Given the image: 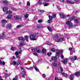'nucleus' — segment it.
<instances>
[{
  "label": "nucleus",
  "instance_id": "1",
  "mask_svg": "<svg viewBox=\"0 0 80 80\" xmlns=\"http://www.w3.org/2000/svg\"><path fill=\"white\" fill-rule=\"evenodd\" d=\"M58 37H59L58 35L56 34L54 36L53 39L56 42H61L64 40V38H61L58 39Z\"/></svg>",
  "mask_w": 80,
  "mask_h": 80
},
{
  "label": "nucleus",
  "instance_id": "2",
  "mask_svg": "<svg viewBox=\"0 0 80 80\" xmlns=\"http://www.w3.org/2000/svg\"><path fill=\"white\" fill-rule=\"evenodd\" d=\"M22 49L19 48V50L18 51L16 52H15V54L16 55V57L17 58H18L19 57V54H20L22 53Z\"/></svg>",
  "mask_w": 80,
  "mask_h": 80
},
{
  "label": "nucleus",
  "instance_id": "3",
  "mask_svg": "<svg viewBox=\"0 0 80 80\" xmlns=\"http://www.w3.org/2000/svg\"><path fill=\"white\" fill-rule=\"evenodd\" d=\"M66 24L68 25L69 28H72L73 27V24L70 21H67L66 22Z\"/></svg>",
  "mask_w": 80,
  "mask_h": 80
},
{
  "label": "nucleus",
  "instance_id": "4",
  "mask_svg": "<svg viewBox=\"0 0 80 80\" xmlns=\"http://www.w3.org/2000/svg\"><path fill=\"white\" fill-rule=\"evenodd\" d=\"M30 38L32 40H36L37 38H36V35L34 34H32L30 36Z\"/></svg>",
  "mask_w": 80,
  "mask_h": 80
},
{
  "label": "nucleus",
  "instance_id": "5",
  "mask_svg": "<svg viewBox=\"0 0 80 80\" xmlns=\"http://www.w3.org/2000/svg\"><path fill=\"white\" fill-rule=\"evenodd\" d=\"M60 1L61 2H64V1H65V2L70 4H74V2L70 1L68 0H60Z\"/></svg>",
  "mask_w": 80,
  "mask_h": 80
},
{
  "label": "nucleus",
  "instance_id": "6",
  "mask_svg": "<svg viewBox=\"0 0 80 80\" xmlns=\"http://www.w3.org/2000/svg\"><path fill=\"white\" fill-rule=\"evenodd\" d=\"M59 15H60V18H65L66 17H67V16L65 15L63 13H59Z\"/></svg>",
  "mask_w": 80,
  "mask_h": 80
},
{
  "label": "nucleus",
  "instance_id": "7",
  "mask_svg": "<svg viewBox=\"0 0 80 80\" xmlns=\"http://www.w3.org/2000/svg\"><path fill=\"white\" fill-rule=\"evenodd\" d=\"M14 17L15 20H19V19H21L22 18V16H20L16 15Z\"/></svg>",
  "mask_w": 80,
  "mask_h": 80
},
{
  "label": "nucleus",
  "instance_id": "8",
  "mask_svg": "<svg viewBox=\"0 0 80 80\" xmlns=\"http://www.w3.org/2000/svg\"><path fill=\"white\" fill-rule=\"evenodd\" d=\"M2 10L3 12H6V13L8 14V8L7 7H5L2 8Z\"/></svg>",
  "mask_w": 80,
  "mask_h": 80
},
{
  "label": "nucleus",
  "instance_id": "9",
  "mask_svg": "<svg viewBox=\"0 0 80 80\" xmlns=\"http://www.w3.org/2000/svg\"><path fill=\"white\" fill-rule=\"evenodd\" d=\"M2 2L3 3H5L4 6L5 7V6H8V2L7 1V0H3Z\"/></svg>",
  "mask_w": 80,
  "mask_h": 80
},
{
  "label": "nucleus",
  "instance_id": "10",
  "mask_svg": "<svg viewBox=\"0 0 80 80\" xmlns=\"http://www.w3.org/2000/svg\"><path fill=\"white\" fill-rule=\"evenodd\" d=\"M77 56H75L73 57H72V58H70L71 60H72L73 61H74V60H77Z\"/></svg>",
  "mask_w": 80,
  "mask_h": 80
},
{
  "label": "nucleus",
  "instance_id": "11",
  "mask_svg": "<svg viewBox=\"0 0 80 80\" xmlns=\"http://www.w3.org/2000/svg\"><path fill=\"white\" fill-rule=\"evenodd\" d=\"M7 28H9V29H11V28H12V26L11 25V24H9L8 25V26H7Z\"/></svg>",
  "mask_w": 80,
  "mask_h": 80
},
{
  "label": "nucleus",
  "instance_id": "12",
  "mask_svg": "<svg viewBox=\"0 0 80 80\" xmlns=\"http://www.w3.org/2000/svg\"><path fill=\"white\" fill-rule=\"evenodd\" d=\"M2 23H3L4 24H5L7 22V21L5 20H2L1 21Z\"/></svg>",
  "mask_w": 80,
  "mask_h": 80
},
{
  "label": "nucleus",
  "instance_id": "13",
  "mask_svg": "<svg viewBox=\"0 0 80 80\" xmlns=\"http://www.w3.org/2000/svg\"><path fill=\"white\" fill-rule=\"evenodd\" d=\"M38 28H45V26L42 25H39L37 27Z\"/></svg>",
  "mask_w": 80,
  "mask_h": 80
},
{
  "label": "nucleus",
  "instance_id": "14",
  "mask_svg": "<svg viewBox=\"0 0 80 80\" xmlns=\"http://www.w3.org/2000/svg\"><path fill=\"white\" fill-rule=\"evenodd\" d=\"M62 62L64 64H66L67 62V59H65L63 61H62Z\"/></svg>",
  "mask_w": 80,
  "mask_h": 80
},
{
  "label": "nucleus",
  "instance_id": "15",
  "mask_svg": "<svg viewBox=\"0 0 80 80\" xmlns=\"http://www.w3.org/2000/svg\"><path fill=\"white\" fill-rule=\"evenodd\" d=\"M23 27V25L22 24H20L18 25L17 26V28H20V27Z\"/></svg>",
  "mask_w": 80,
  "mask_h": 80
},
{
  "label": "nucleus",
  "instance_id": "16",
  "mask_svg": "<svg viewBox=\"0 0 80 80\" xmlns=\"http://www.w3.org/2000/svg\"><path fill=\"white\" fill-rule=\"evenodd\" d=\"M50 50L52 52H55L56 51H57V50L55 49L52 48L50 49Z\"/></svg>",
  "mask_w": 80,
  "mask_h": 80
},
{
  "label": "nucleus",
  "instance_id": "17",
  "mask_svg": "<svg viewBox=\"0 0 80 80\" xmlns=\"http://www.w3.org/2000/svg\"><path fill=\"white\" fill-rule=\"evenodd\" d=\"M75 2L76 4L79 3H80V0H75Z\"/></svg>",
  "mask_w": 80,
  "mask_h": 80
},
{
  "label": "nucleus",
  "instance_id": "18",
  "mask_svg": "<svg viewBox=\"0 0 80 80\" xmlns=\"http://www.w3.org/2000/svg\"><path fill=\"white\" fill-rule=\"evenodd\" d=\"M12 17V15L11 14H10L8 16L7 18H8V19H10Z\"/></svg>",
  "mask_w": 80,
  "mask_h": 80
},
{
  "label": "nucleus",
  "instance_id": "19",
  "mask_svg": "<svg viewBox=\"0 0 80 80\" xmlns=\"http://www.w3.org/2000/svg\"><path fill=\"white\" fill-rule=\"evenodd\" d=\"M70 77L71 80H73L74 76L73 75V74H72L70 75Z\"/></svg>",
  "mask_w": 80,
  "mask_h": 80
},
{
  "label": "nucleus",
  "instance_id": "20",
  "mask_svg": "<svg viewBox=\"0 0 80 80\" xmlns=\"http://www.w3.org/2000/svg\"><path fill=\"white\" fill-rule=\"evenodd\" d=\"M22 77L23 78H25V72L23 71L22 72Z\"/></svg>",
  "mask_w": 80,
  "mask_h": 80
},
{
  "label": "nucleus",
  "instance_id": "21",
  "mask_svg": "<svg viewBox=\"0 0 80 80\" xmlns=\"http://www.w3.org/2000/svg\"><path fill=\"white\" fill-rule=\"evenodd\" d=\"M34 69H35V70H36L37 72H38V71H39V69L37 68V67L36 66H34Z\"/></svg>",
  "mask_w": 80,
  "mask_h": 80
},
{
  "label": "nucleus",
  "instance_id": "22",
  "mask_svg": "<svg viewBox=\"0 0 80 80\" xmlns=\"http://www.w3.org/2000/svg\"><path fill=\"white\" fill-rule=\"evenodd\" d=\"M75 17L74 16H72V18H70V20L71 21H72L73 20H74V19H75Z\"/></svg>",
  "mask_w": 80,
  "mask_h": 80
},
{
  "label": "nucleus",
  "instance_id": "23",
  "mask_svg": "<svg viewBox=\"0 0 80 80\" xmlns=\"http://www.w3.org/2000/svg\"><path fill=\"white\" fill-rule=\"evenodd\" d=\"M74 22L75 23H79V21L77 19H75L74 20Z\"/></svg>",
  "mask_w": 80,
  "mask_h": 80
},
{
  "label": "nucleus",
  "instance_id": "24",
  "mask_svg": "<svg viewBox=\"0 0 80 80\" xmlns=\"http://www.w3.org/2000/svg\"><path fill=\"white\" fill-rule=\"evenodd\" d=\"M25 38L27 42H28V36L27 35L25 36Z\"/></svg>",
  "mask_w": 80,
  "mask_h": 80
},
{
  "label": "nucleus",
  "instance_id": "25",
  "mask_svg": "<svg viewBox=\"0 0 80 80\" xmlns=\"http://www.w3.org/2000/svg\"><path fill=\"white\" fill-rule=\"evenodd\" d=\"M28 15H29V14H25L24 15V17H25V18H28Z\"/></svg>",
  "mask_w": 80,
  "mask_h": 80
},
{
  "label": "nucleus",
  "instance_id": "26",
  "mask_svg": "<svg viewBox=\"0 0 80 80\" xmlns=\"http://www.w3.org/2000/svg\"><path fill=\"white\" fill-rule=\"evenodd\" d=\"M46 49H42V53H45L46 52Z\"/></svg>",
  "mask_w": 80,
  "mask_h": 80
},
{
  "label": "nucleus",
  "instance_id": "27",
  "mask_svg": "<svg viewBox=\"0 0 80 80\" xmlns=\"http://www.w3.org/2000/svg\"><path fill=\"white\" fill-rule=\"evenodd\" d=\"M62 75L63 76H64L65 77H67V74L65 73H62Z\"/></svg>",
  "mask_w": 80,
  "mask_h": 80
},
{
  "label": "nucleus",
  "instance_id": "28",
  "mask_svg": "<svg viewBox=\"0 0 80 80\" xmlns=\"http://www.w3.org/2000/svg\"><path fill=\"white\" fill-rule=\"evenodd\" d=\"M23 45V42H20L19 46H20V47H22Z\"/></svg>",
  "mask_w": 80,
  "mask_h": 80
},
{
  "label": "nucleus",
  "instance_id": "29",
  "mask_svg": "<svg viewBox=\"0 0 80 80\" xmlns=\"http://www.w3.org/2000/svg\"><path fill=\"white\" fill-rule=\"evenodd\" d=\"M53 65L54 66V67H57V64L56 62H54L53 63Z\"/></svg>",
  "mask_w": 80,
  "mask_h": 80
},
{
  "label": "nucleus",
  "instance_id": "30",
  "mask_svg": "<svg viewBox=\"0 0 80 80\" xmlns=\"http://www.w3.org/2000/svg\"><path fill=\"white\" fill-rule=\"evenodd\" d=\"M3 37H5V35L4 34L2 33V35H1L0 36V39H2V38H3Z\"/></svg>",
  "mask_w": 80,
  "mask_h": 80
},
{
  "label": "nucleus",
  "instance_id": "31",
  "mask_svg": "<svg viewBox=\"0 0 80 80\" xmlns=\"http://www.w3.org/2000/svg\"><path fill=\"white\" fill-rule=\"evenodd\" d=\"M42 0H39L38 2V4H39V5H40L42 3Z\"/></svg>",
  "mask_w": 80,
  "mask_h": 80
},
{
  "label": "nucleus",
  "instance_id": "32",
  "mask_svg": "<svg viewBox=\"0 0 80 80\" xmlns=\"http://www.w3.org/2000/svg\"><path fill=\"white\" fill-rule=\"evenodd\" d=\"M47 28L50 32H52V29H51L50 27H47Z\"/></svg>",
  "mask_w": 80,
  "mask_h": 80
},
{
  "label": "nucleus",
  "instance_id": "33",
  "mask_svg": "<svg viewBox=\"0 0 80 80\" xmlns=\"http://www.w3.org/2000/svg\"><path fill=\"white\" fill-rule=\"evenodd\" d=\"M52 21L50 19L48 20L47 21V23H52Z\"/></svg>",
  "mask_w": 80,
  "mask_h": 80
},
{
  "label": "nucleus",
  "instance_id": "34",
  "mask_svg": "<svg viewBox=\"0 0 80 80\" xmlns=\"http://www.w3.org/2000/svg\"><path fill=\"white\" fill-rule=\"evenodd\" d=\"M55 58H56V59H57L58 58H59V56H58V54H56Z\"/></svg>",
  "mask_w": 80,
  "mask_h": 80
},
{
  "label": "nucleus",
  "instance_id": "35",
  "mask_svg": "<svg viewBox=\"0 0 80 80\" xmlns=\"http://www.w3.org/2000/svg\"><path fill=\"white\" fill-rule=\"evenodd\" d=\"M36 50L37 51V53H40L41 52V50L40 49H38V48H37Z\"/></svg>",
  "mask_w": 80,
  "mask_h": 80
},
{
  "label": "nucleus",
  "instance_id": "36",
  "mask_svg": "<svg viewBox=\"0 0 80 80\" xmlns=\"http://www.w3.org/2000/svg\"><path fill=\"white\" fill-rule=\"evenodd\" d=\"M55 59H56V58H55V56L52 57L51 58V59L52 60H55Z\"/></svg>",
  "mask_w": 80,
  "mask_h": 80
},
{
  "label": "nucleus",
  "instance_id": "37",
  "mask_svg": "<svg viewBox=\"0 0 80 80\" xmlns=\"http://www.w3.org/2000/svg\"><path fill=\"white\" fill-rule=\"evenodd\" d=\"M57 52L56 54H58V55L59 53H60V51L59 50H56Z\"/></svg>",
  "mask_w": 80,
  "mask_h": 80
},
{
  "label": "nucleus",
  "instance_id": "38",
  "mask_svg": "<svg viewBox=\"0 0 80 80\" xmlns=\"http://www.w3.org/2000/svg\"><path fill=\"white\" fill-rule=\"evenodd\" d=\"M44 7H47V6H48L49 4L48 3H46L44 4Z\"/></svg>",
  "mask_w": 80,
  "mask_h": 80
},
{
  "label": "nucleus",
  "instance_id": "39",
  "mask_svg": "<svg viewBox=\"0 0 80 80\" xmlns=\"http://www.w3.org/2000/svg\"><path fill=\"white\" fill-rule=\"evenodd\" d=\"M42 19H39L38 21V23H42Z\"/></svg>",
  "mask_w": 80,
  "mask_h": 80
},
{
  "label": "nucleus",
  "instance_id": "40",
  "mask_svg": "<svg viewBox=\"0 0 80 80\" xmlns=\"http://www.w3.org/2000/svg\"><path fill=\"white\" fill-rule=\"evenodd\" d=\"M7 77H8V74L5 73L4 76V77H5V78H7Z\"/></svg>",
  "mask_w": 80,
  "mask_h": 80
},
{
  "label": "nucleus",
  "instance_id": "41",
  "mask_svg": "<svg viewBox=\"0 0 80 80\" xmlns=\"http://www.w3.org/2000/svg\"><path fill=\"white\" fill-rule=\"evenodd\" d=\"M27 6H30V2H27Z\"/></svg>",
  "mask_w": 80,
  "mask_h": 80
},
{
  "label": "nucleus",
  "instance_id": "42",
  "mask_svg": "<svg viewBox=\"0 0 80 80\" xmlns=\"http://www.w3.org/2000/svg\"><path fill=\"white\" fill-rule=\"evenodd\" d=\"M49 19H50V20H52V18H53V17H52V16H48Z\"/></svg>",
  "mask_w": 80,
  "mask_h": 80
},
{
  "label": "nucleus",
  "instance_id": "43",
  "mask_svg": "<svg viewBox=\"0 0 80 80\" xmlns=\"http://www.w3.org/2000/svg\"><path fill=\"white\" fill-rule=\"evenodd\" d=\"M51 54L52 53H51V52H49L47 53V55L49 57H50V55H51Z\"/></svg>",
  "mask_w": 80,
  "mask_h": 80
},
{
  "label": "nucleus",
  "instance_id": "44",
  "mask_svg": "<svg viewBox=\"0 0 80 80\" xmlns=\"http://www.w3.org/2000/svg\"><path fill=\"white\" fill-rule=\"evenodd\" d=\"M11 50L12 51H14V50H15L14 47H12L11 48Z\"/></svg>",
  "mask_w": 80,
  "mask_h": 80
},
{
  "label": "nucleus",
  "instance_id": "45",
  "mask_svg": "<svg viewBox=\"0 0 80 80\" xmlns=\"http://www.w3.org/2000/svg\"><path fill=\"white\" fill-rule=\"evenodd\" d=\"M21 40H22V41H25V39L24 38L22 37Z\"/></svg>",
  "mask_w": 80,
  "mask_h": 80
},
{
  "label": "nucleus",
  "instance_id": "46",
  "mask_svg": "<svg viewBox=\"0 0 80 80\" xmlns=\"http://www.w3.org/2000/svg\"><path fill=\"white\" fill-rule=\"evenodd\" d=\"M33 67H31L29 68V70H33Z\"/></svg>",
  "mask_w": 80,
  "mask_h": 80
},
{
  "label": "nucleus",
  "instance_id": "47",
  "mask_svg": "<svg viewBox=\"0 0 80 80\" xmlns=\"http://www.w3.org/2000/svg\"><path fill=\"white\" fill-rule=\"evenodd\" d=\"M13 63L14 64L13 65H16V64H17V62H16V61H14L13 62Z\"/></svg>",
  "mask_w": 80,
  "mask_h": 80
},
{
  "label": "nucleus",
  "instance_id": "48",
  "mask_svg": "<svg viewBox=\"0 0 80 80\" xmlns=\"http://www.w3.org/2000/svg\"><path fill=\"white\" fill-rule=\"evenodd\" d=\"M38 11L41 12V13H43V10H39Z\"/></svg>",
  "mask_w": 80,
  "mask_h": 80
},
{
  "label": "nucleus",
  "instance_id": "49",
  "mask_svg": "<svg viewBox=\"0 0 80 80\" xmlns=\"http://www.w3.org/2000/svg\"><path fill=\"white\" fill-rule=\"evenodd\" d=\"M18 39L19 40H22V37H19L18 38Z\"/></svg>",
  "mask_w": 80,
  "mask_h": 80
},
{
  "label": "nucleus",
  "instance_id": "50",
  "mask_svg": "<svg viewBox=\"0 0 80 80\" xmlns=\"http://www.w3.org/2000/svg\"><path fill=\"white\" fill-rule=\"evenodd\" d=\"M59 70H60L61 72H63V68H59Z\"/></svg>",
  "mask_w": 80,
  "mask_h": 80
},
{
  "label": "nucleus",
  "instance_id": "51",
  "mask_svg": "<svg viewBox=\"0 0 80 80\" xmlns=\"http://www.w3.org/2000/svg\"><path fill=\"white\" fill-rule=\"evenodd\" d=\"M33 54L34 55H36V56H37L38 55V54H37V52H34L33 53Z\"/></svg>",
  "mask_w": 80,
  "mask_h": 80
},
{
  "label": "nucleus",
  "instance_id": "52",
  "mask_svg": "<svg viewBox=\"0 0 80 80\" xmlns=\"http://www.w3.org/2000/svg\"><path fill=\"white\" fill-rule=\"evenodd\" d=\"M43 77H46V75L45 74H42Z\"/></svg>",
  "mask_w": 80,
  "mask_h": 80
},
{
  "label": "nucleus",
  "instance_id": "53",
  "mask_svg": "<svg viewBox=\"0 0 80 80\" xmlns=\"http://www.w3.org/2000/svg\"><path fill=\"white\" fill-rule=\"evenodd\" d=\"M52 17L53 18H55L56 17V15H55V14H53V15Z\"/></svg>",
  "mask_w": 80,
  "mask_h": 80
},
{
  "label": "nucleus",
  "instance_id": "54",
  "mask_svg": "<svg viewBox=\"0 0 80 80\" xmlns=\"http://www.w3.org/2000/svg\"><path fill=\"white\" fill-rule=\"evenodd\" d=\"M61 57L62 58H63L64 56H63V54H61Z\"/></svg>",
  "mask_w": 80,
  "mask_h": 80
},
{
  "label": "nucleus",
  "instance_id": "55",
  "mask_svg": "<svg viewBox=\"0 0 80 80\" xmlns=\"http://www.w3.org/2000/svg\"><path fill=\"white\" fill-rule=\"evenodd\" d=\"M11 13H12V12L11 11L8 12V14H11Z\"/></svg>",
  "mask_w": 80,
  "mask_h": 80
},
{
  "label": "nucleus",
  "instance_id": "56",
  "mask_svg": "<svg viewBox=\"0 0 80 80\" xmlns=\"http://www.w3.org/2000/svg\"><path fill=\"white\" fill-rule=\"evenodd\" d=\"M2 65H4L5 64V62L4 61H3L2 62Z\"/></svg>",
  "mask_w": 80,
  "mask_h": 80
},
{
  "label": "nucleus",
  "instance_id": "57",
  "mask_svg": "<svg viewBox=\"0 0 80 80\" xmlns=\"http://www.w3.org/2000/svg\"><path fill=\"white\" fill-rule=\"evenodd\" d=\"M55 80H58V78L57 77L55 78Z\"/></svg>",
  "mask_w": 80,
  "mask_h": 80
},
{
  "label": "nucleus",
  "instance_id": "58",
  "mask_svg": "<svg viewBox=\"0 0 80 80\" xmlns=\"http://www.w3.org/2000/svg\"><path fill=\"white\" fill-rule=\"evenodd\" d=\"M69 50H70V51H71V50H72V48H69Z\"/></svg>",
  "mask_w": 80,
  "mask_h": 80
},
{
  "label": "nucleus",
  "instance_id": "59",
  "mask_svg": "<svg viewBox=\"0 0 80 80\" xmlns=\"http://www.w3.org/2000/svg\"><path fill=\"white\" fill-rule=\"evenodd\" d=\"M13 80H17V78H13Z\"/></svg>",
  "mask_w": 80,
  "mask_h": 80
},
{
  "label": "nucleus",
  "instance_id": "60",
  "mask_svg": "<svg viewBox=\"0 0 80 80\" xmlns=\"http://www.w3.org/2000/svg\"><path fill=\"white\" fill-rule=\"evenodd\" d=\"M32 52H35V49H33L32 50Z\"/></svg>",
  "mask_w": 80,
  "mask_h": 80
},
{
  "label": "nucleus",
  "instance_id": "61",
  "mask_svg": "<svg viewBox=\"0 0 80 80\" xmlns=\"http://www.w3.org/2000/svg\"><path fill=\"white\" fill-rule=\"evenodd\" d=\"M12 59H13V60L15 59V57L14 56H13L12 58Z\"/></svg>",
  "mask_w": 80,
  "mask_h": 80
},
{
  "label": "nucleus",
  "instance_id": "62",
  "mask_svg": "<svg viewBox=\"0 0 80 80\" xmlns=\"http://www.w3.org/2000/svg\"><path fill=\"white\" fill-rule=\"evenodd\" d=\"M19 64H21V63H19L18 62L17 64L18 65H19Z\"/></svg>",
  "mask_w": 80,
  "mask_h": 80
},
{
  "label": "nucleus",
  "instance_id": "63",
  "mask_svg": "<svg viewBox=\"0 0 80 80\" xmlns=\"http://www.w3.org/2000/svg\"><path fill=\"white\" fill-rule=\"evenodd\" d=\"M49 2V0H46L45 1V2Z\"/></svg>",
  "mask_w": 80,
  "mask_h": 80
},
{
  "label": "nucleus",
  "instance_id": "64",
  "mask_svg": "<svg viewBox=\"0 0 80 80\" xmlns=\"http://www.w3.org/2000/svg\"><path fill=\"white\" fill-rule=\"evenodd\" d=\"M66 17H68L70 16V15H66Z\"/></svg>",
  "mask_w": 80,
  "mask_h": 80
}]
</instances>
